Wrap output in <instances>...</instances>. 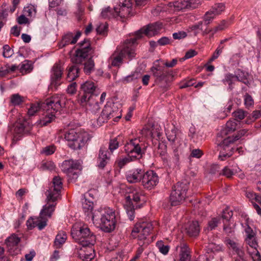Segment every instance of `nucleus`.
I'll list each match as a JSON object with an SVG mask.
<instances>
[{"instance_id":"obj_34","label":"nucleus","mask_w":261,"mask_h":261,"mask_svg":"<svg viewBox=\"0 0 261 261\" xmlns=\"http://www.w3.org/2000/svg\"><path fill=\"white\" fill-rule=\"evenodd\" d=\"M67 239V234L65 231H60L56 235L55 241L54 246L56 248H61L65 243Z\"/></svg>"},{"instance_id":"obj_24","label":"nucleus","mask_w":261,"mask_h":261,"mask_svg":"<svg viewBox=\"0 0 261 261\" xmlns=\"http://www.w3.org/2000/svg\"><path fill=\"white\" fill-rule=\"evenodd\" d=\"M144 171L141 169H133L126 172L125 176L129 183H137L142 181Z\"/></svg>"},{"instance_id":"obj_38","label":"nucleus","mask_w":261,"mask_h":261,"mask_svg":"<svg viewBox=\"0 0 261 261\" xmlns=\"http://www.w3.org/2000/svg\"><path fill=\"white\" fill-rule=\"evenodd\" d=\"M82 207L86 215L89 216L91 214L93 208V202L88 198L82 199Z\"/></svg>"},{"instance_id":"obj_55","label":"nucleus","mask_w":261,"mask_h":261,"mask_svg":"<svg viewBox=\"0 0 261 261\" xmlns=\"http://www.w3.org/2000/svg\"><path fill=\"white\" fill-rule=\"evenodd\" d=\"M217 15L212 10H210L204 15V20L206 24L210 23Z\"/></svg>"},{"instance_id":"obj_26","label":"nucleus","mask_w":261,"mask_h":261,"mask_svg":"<svg viewBox=\"0 0 261 261\" xmlns=\"http://www.w3.org/2000/svg\"><path fill=\"white\" fill-rule=\"evenodd\" d=\"M207 258L204 256H200L195 261H207ZM179 261H191L190 248L183 244L180 247Z\"/></svg>"},{"instance_id":"obj_57","label":"nucleus","mask_w":261,"mask_h":261,"mask_svg":"<svg viewBox=\"0 0 261 261\" xmlns=\"http://www.w3.org/2000/svg\"><path fill=\"white\" fill-rule=\"evenodd\" d=\"M248 253L251 255L253 261H261V255L258 249L254 250H248Z\"/></svg>"},{"instance_id":"obj_52","label":"nucleus","mask_w":261,"mask_h":261,"mask_svg":"<svg viewBox=\"0 0 261 261\" xmlns=\"http://www.w3.org/2000/svg\"><path fill=\"white\" fill-rule=\"evenodd\" d=\"M234 224L231 221L223 222V230L227 234L231 233L233 231Z\"/></svg>"},{"instance_id":"obj_10","label":"nucleus","mask_w":261,"mask_h":261,"mask_svg":"<svg viewBox=\"0 0 261 261\" xmlns=\"http://www.w3.org/2000/svg\"><path fill=\"white\" fill-rule=\"evenodd\" d=\"M189 185L187 182H177L173 187L170 196L171 204L176 206L180 204L187 196Z\"/></svg>"},{"instance_id":"obj_25","label":"nucleus","mask_w":261,"mask_h":261,"mask_svg":"<svg viewBox=\"0 0 261 261\" xmlns=\"http://www.w3.org/2000/svg\"><path fill=\"white\" fill-rule=\"evenodd\" d=\"M63 71V67L61 64H56L54 65L52 68L51 71V83L52 86H54L55 87L59 86L60 84L59 83V81L61 79Z\"/></svg>"},{"instance_id":"obj_31","label":"nucleus","mask_w":261,"mask_h":261,"mask_svg":"<svg viewBox=\"0 0 261 261\" xmlns=\"http://www.w3.org/2000/svg\"><path fill=\"white\" fill-rule=\"evenodd\" d=\"M188 31L193 33L195 36L200 33H201L202 35L211 33V30H209V29L203 30V22L201 21L190 26L188 29Z\"/></svg>"},{"instance_id":"obj_18","label":"nucleus","mask_w":261,"mask_h":261,"mask_svg":"<svg viewBox=\"0 0 261 261\" xmlns=\"http://www.w3.org/2000/svg\"><path fill=\"white\" fill-rule=\"evenodd\" d=\"M80 165L77 162L73 160L64 161L61 165V169L63 172L66 173L71 180L76 179L78 177V174L74 171L80 168Z\"/></svg>"},{"instance_id":"obj_40","label":"nucleus","mask_w":261,"mask_h":261,"mask_svg":"<svg viewBox=\"0 0 261 261\" xmlns=\"http://www.w3.org/2000/svg\"><path fill=\"white\" fill-rule=\"evenodd\" d=\"M240 169L237 166H233L232 168L230 169L229 166H225L222 170L221 174L226 176L227 178L231 177L236 173H238V171H240Z\"/></svg>"},{"instance_id":"obj_37","label":"nucleus","mask_w":261,"mask_h":261,"mask_svg":"<svg viewBox=\"0 0 261 261\" xmlns=\"http://www.w3.org/2000/svg\"><path fill=\"white\" fill-rule=\"evenodd\" d=\"M143 133H146L147 136H149L150 138L158 140L160 138L162 135L160 127H152L151 130L144 129Z\"/></svg>"},{"instance_id":"obj_17","label":"nucleus","mask_w":261,"mask_h":261,"mask_svg":"<svg viewBox=\"0 0 261 261\" xmlns=\"http://www.w3.org/2000/svg\"><path fill=\"white\" fill-rule=\"evenodd\" d=\"M234 142V139L229 136L224 139L220 144L221 149L219 158L220 160L224 161L232 155L234 149L233 147Z\"/></svg>"},{"instance_id":"obj_30","label":"nucleus","mask_w":261,"mask_h":261,"mask_svg":"<svg viewBox=\"0 0 261 261\" xmlns=\"http://www.w3.org/2000/svg\"><path fill=\"white\" fill-rule=\"evenodd\" d=\"M185 230L188 235L190 237H196L200 231V228L197 221L188 222L185 225Z\"/></svg>"},{"instance_id":"obj_49","label":"nucleus","mask_w":261,"mask_h":261,"mask_svg":"<svg viewBox=\"0 0 261 261\" xmlns=\"http://www.w3.org/2000/svg\"><path fill=\"white\" fill-rule=\"evenodd\" d=\"M156 247L159 249L160 252L164 255L168 254L169 251V246L164 244L162 241H158L156 242Z\"/></svg>"},{"instance_id":"obj_9","label":"nucleus","mask_w":261,"mask_h":261,"mask_svg":"<svg viewBox=\"0 0 261 261\" xmlns=\"http://www.w3.org/2000/svg\"><path fill=\"white\" fill-rule=\"evenodd\" d=\"M132 5L131 0H119V4L114 7L113 11L108 7L102 10L101 15L104 18L110 19L118 16L125 18L129 15Z\"/></svg>"},{"instance_id":"obj_21","label":"nucleus","mask_w":261,"mask_h":261,"mask_svg":"<svg viewBox=\"0 0 261 261\" xmlns=\"http://www.w3.org/2000/svg\"><path fill=\"white\" fill-rule=\"evenodd\" d=\"M159 182V177L157 174L152 170L144 173L142 179L143 186L148 189L155 187Z\"/></svg>"},{"instance_id":"obj_20","label":"nucleus","mask_w":261,"mask_h":261,"mask_svg":"<svg viewBox=\"0 0 261 261\" xmlns=\"http://www.w3.org/2000/svg\"><path fill=\"white\" fill-rule=\"evenodd\" d=\"M20 241V238L15 234H12L5 241L7 251L11 255L18 254L20 250L18 244Z\"/></svg>"},{"instance_id":"obj_63","label":"nucleus","mask_w":261,"mask_h":261,"mask_svg":"<svg viewBox=\"0 0 261 261\" xmlns=\"http://www.w3.org/2000/svg\"><path fill=\"white\" fill-rule=\"evenodd\" d=\"M3 48V55L5 58H9L12 55V51H11L10 47L8 45H4Z\"/></svg>"},{"instance_id":"obj_15","label":"nucleus","mask_w":261,"mask_h":261,"mask_svg":"<svg viewBox=\"0 0 261 261\" xmlns=\"http://www.w3.org/2000/svg\"><path fill=\"white\" fill-rule=\"evenodd\" d=\"M151 71L156 84L161 87L166 88L169 77L173 76L172 71L163 67H152Z\"/></svg>"},{"instance_id":"obj_48","label":"nucleus","mask_w":261,"mask_h":261,"mask_svg":"<svg viewBox=\"0 0 261 261\" xmlns=\"http://www.w3.org/2000/svg\"><path fill=\"white\" fill-rule=\"evenodd\" d=\"M140 77V73L138 72H135L130 75H128L122 79V81L123 83L126 84L132 82Z\"/></svg>"},{"instance_id":"obj_42","label":"nucleus","mask_w":261,"mask_h":261,"mask_svg":"<svg viewBox=\"0 0 261 261\" xmlns=\"http://www.w3.org/2000/svg\"><path fill=\"white\" fill-rule=\"evenodd\" d=\"M229 25L230 23L228 21L223 20L218 25L212 29H209V30H211V33L213 36L217 32L223 31L227 28Z\"/></svg>"},{"instance_id":"obj_29","label":"nucleus","mask_w":261,"mask_h":261,"mask_svg":"<svg viewBox=\"0 0 261 261\" xmlns=\"http://www.w3.org/2000/svg\"><path fill=\"white\" fill-rule=\"evenodd\" d=\"M83 105H86V109L87 112L95 114L97 113L100 109V105L95 99L94 97L87 99L86 102Z\"/></svg>"},{"instance_id":"obj_51","label":"nucleus","mask_w":261,"mask_h":261,"mask_svg":"<svg viewBox=\"0 0 261 261\" xmlns=\"http://www.w3.org/2000/svg\"><path fill=\"white\" fill-rule=\"evenodd\" d=\"M32 68V62L25 60L22 63L20 69L22 72L24 71L25 72H30L31 71Z\"/></svg>"},{"instance_id":"obj_19","label":"nucleus","mask_w":261,"mask_h":261,"mask_svg":"<svg viewBox=\"0 0 261 261\" xmlns=\"http://www.w3.org/2000/svg\"><path fill=\"white\" fill-rule=\"evenodd\" d=\"M81 89L83 91V95L80 98V102L84 104L87 99L94 97V92H96L97 87L92 81H87L81 86Z\"/></svg>"},{"instance_id":"obj_11","label":"nucleus","mask_w":261,"mask_h":261,"mask_svg":"<svg viewBox=\"0 0 261 261\" xmlns=\"http://www.w3.org/2000/svg\"><path fill=\"white\" fill-rule=\"evenodd\" d=\"M79 44L80 48L76 50L75 55L71 59L72 62L76 64H82L89 55L93 53V50L88 39H84Z\"/></svg>"},{"instance_id":"obj_43","label":"nucleus","mask_w":261,"mask_h":261,"mask_svg":"<svg viewBox=\"0 0 261 261\" xmlns=\"http://www.w3.org/2000/svg\"><path fill=\"white\" fill-rule=\"evenodd\" d=\"M237 123L236 122V120H229L227 122L226 124V127L224 129H223L221 133V134H225L226 135L228 132H233L237 126Z\"/></svg>"},{"instance_id":"obj_62","label":"nucleus","mask_w":261,"mask_h":261,"mask_svg":"<svg viewBox=\"0 0 261 261\" xmlns=\"http://www.w3.org/2000/svg\"><path fill=\"white\" fill-rule=\"evenodd\" d=\"M244 103L247 108H249L253 105V99L250 95L246 94L244 96Z\"/></svg>"},{"instance_id":"obj_58","label":"nucleus","mask_w":261,"mask_h":261,"mask_svg":"<svg viewBox=\"0 0 261 261\" xmlns=\"http://www.w3.org/2000/svg\"><path fill=\"white\" fill-rule=\"evenodd\" d=\"M188 9H195L197 8L202 2V0H187Z\"/></svg>"},{"instance_id":"obj_39","label":"nucleus","mask_w":261,"mask_h":261,"mask_svg":"<svg viewBox=\"0 0 261 261\" xmlns=\"http://www.w3.org/2000/svg\"><path fill=\"white\" fill-rule=\"evenodd\" d=\"M228 41V39H225L223 40H222L220 44H219L218 47L216 49L215 51L213 53L212 57L209 59L208 63H212L213 61H214L215 60L217 59L219 56L222 53L223 49L224 47V45L223 44L224 42Z\"/></svg>"},{"instance_id":"obj_46","label":"nucleus","mask_w":261,"mask_h":261,"mask_svg":"<svg viewBox=\"0 0 261 261\" xmlns=\"http://www.w3.org/2000/svg\"><path fill=\"white\" fill-rule=\"evenodd\" d=\"M233 215L232 211L230 209L229 207H227L223 210L222 214V219H223V222L224 221L228 222V221H231V218Z\"/></svg>"},{"instance_id":"obj_44","label":"nucleus","mask_w":261,"mask_h":261,"mask_svg":"<svg viewBox=\"0 0 261 261\" xmlns=\"http://www.w3.org/2000/svg\"><path fill=\"white\" fill-rule=\"evenodd\" d=\"M234 75L237 81H239L244 84H246L247 82V73L240 69H238L235 71Z\"/></svg>"},{"instance_id":"obj_1","label":"nucleus","mask_w":261,"mask_h":261,"mask_svg":"<svg viewBox=\"0 0 261 261\" xmlns=\"http://www.w3.org/2000/svg\"><path fill=\"white\" fill-rule=\"evenodd\" d=\"M67 99L64 94H56L47 98L45 102L39 100L34 101V116L36 112H42L36 125L39 127L47 125L55 118V114L65 107Z\"/></svg>"},{"instance_id":"obj_6","label":"nucleus","mask_w":261,"mask_h":261,"mask_svg":"<svg viewBox=\"0 0 261 261\" xmlns=\"http://www.w3.org/2000/svg\"><path fill=\"white\" fill-rule=\"evenodd\" d=\"M136 39H127L123 43L119 52H115L110 57L112 65L114 66H119L124 57L129 60L133 59L136 56L135 47L137 45Z\"/></svg>"},{"instance_id":"obj_53","label":"nucleus","mask_w":261,"mask_h":261,"mask_svg":"<svg viewBox=\"0 0 261 261\" xmlns=\"http://www.w3.org/2000/svg\"><path fill=\"white\" fill-rule=\"evenodd\" d=\"M225 6L223 4H216L213 6L211 10L214 11L216 15H219L225 10Z\"/></svg>"},{"instance_id":"obj_2","label":"nucleus","mask_w":261,"mask_h":261,"mask_svg":"<svg viewBox=\"0 0 261 261\" xmlns=\"http://www.w3.org/2000/svg\"><path fill=\"white\" fill-rule=\"evenodd\" d=\"M63 183L59 176H55L50 184L48 190L46 192L47 203L43 206L39 217L34 221V227H36L39 230L44 229L47 225L49 218L51 217L55 211L56 203L60 196Z\"/></svg>"},{"instance_id":"obj_36","label":"nucleus","mask_w":261,"mask_h":261,"mask_svg":"<svg viewBox=\"0 0 261 261\" xmlns=\"http://www.w3.org/2000/svg\"><path fill=\"white\" fill-rule=\"evenodd\" d=\"M79 67L77 65L70 66L68 70L67 79L69 82L74 81L79 76Z\"/></svg>"},{"instance_id":"obj_59","label":"nucleus","mask_w":261,"mask_h":261,"mask_svg":"<svg viewBox=\"0 0 261 261\" xmlns=\"http://www.w3.org/2000/svg\"><path fill=\"white\" fill-rule=\"evenodd\" d=\"M119 147V142L116 138L112 139L110 141L109 149L112 153L113 151L117 149Z\"/></svg>"},{"instance_id":"obj_64","label":"nucleus","mask_w":261,"mask_h":261,"mask_svg":"<svg viewBox=\"0 0 261 261\" xmlns=\"http://www.w3.org/2000/svg\"><path fill=\"white\" fill-rule=\"evenodd\" d=\"M221 218H213L209 222L208 226L211 229H214L217 226L218 223H219Z\"/></svg>"},{"instance_id":"obj_7","label":"nucleus","mask_w":261,"mask_h":261,"mask_svg":"<svg viewBox=\"0 0 261 261\" xmlns=\"http://www.w3.org/2000/svg\"><path fill=\"white\" fill-rule=\"evenodd\" d=\"M71 234L75 241L82 245L83 247L93 246L96 242L95 236L85 225L83 226L74 225L71 229Z\"/></svg>"},{"instance_id":"obj_41","label":"nucleus","mask_w":261,"mask_h":261,"mask_svg":"<svg viewBox=\"0 0 261 261\" xmlns=\"http://www.w3.org/2000/svg\"><path fill=\"white\" fill-rule=\"evenodd\" d=\"M236 81L237 80L234 74L230 73H226L224 76V78L222 80L223 84L228 85V89L230 90L233 89V84H234Z\"/></svg>"},{"instance_id":"obj_16","label":"nucleus","mask_w":261,"mask_h":261,"mask_svg":"<svg viewBox=\"0 0 261 261\" xmlns=\"http://www.w3.org/2000/svg\"><path fill=\"white\" fill-rule=\"evenodd\" d=\"M163 29V24L160 22H156L149 24L143 27L135 33V36L133 38H136V41L141 38L144 35L148 37L157 35Z\"/></svg>"},{"instance_id":"obj_54","label":"nucleus","mask_w":261,"mask_h":261,"mask_svg":"<svg viewBox=\"0 0 261 261\" xmlns=\"http://www.w3.org/2000/svg\"><path fill=\"white\" fill-rule=\"evenodd\" d=\"M56 149V147L54 145L47 146L43 148L40 151V153L46 155H51L55 152Z\"/></svg>"},{"instance_id":"obj_47","label":"nucleus","mask_w":261,"mask_h":261,"mask_svg":"<svg viewBox=\"0 0 261 261\" xmlns=\"http://www.w3.org/2000/svg\"><path fill=\"white\" fill-rule=\"evenodd\" d=\"M245 232L246 233V238L245 241L248 240H250L251 239L256 238V233L254 232L253 229L248 225V223H246L245 224Z\"/></svg>"},{"instance_id":"obj_28","label":"nucleus","mask_w":261,"mask_h":261,"mask_svg":"<svg viewBox=\"0 0 261 261\" xmlns=\"http://www.w3.org/2000/svg\"><path fill=\"white\" fill-rule=\"evenodd\" d=\"M92 246H89L88 248L83 247V248L81 249L79 255L83 261H92L94 259L95 252Z\"/></svg>"},{"instance_id":"obj_32","label":"nucleus","mask_w":261,"mask_h":261,"mask_svg":"<svg viewBox=\"0 0 261 261\" xmlns=\"http://www.w3.org/2000/svg\"><path fill=\"white\" fill-rule=\"evenodd\" d=\"M168 6L171 10L174 11H180L188 9V3L186 0H178L170 2L168 4Z\"/></svg>"},{"instance_id":"obj_45","label":"nucleus","mask_w":261,"mask_h":261,"mask_svg":"<svg viewBox=\"0 0 261 261\" xmlns=\"http://www.w3.org/2000/svg\"><path fill=\"white\" fill-rule=\"evenodd\" d=\"M94 62L91 58L84 63V71L86 74L90 73L94 69Z\"/></svg>"},{"instance_id":"obj_22","label":"nucleus","mask_w":261,"mask_h":261,"mask_svg":"<svg viewBox=\"0 0 261 261\" xmlns=\"http://www.w3.org/2000/svg\"><path fill=\"white\" fill-rule=\"evenodd\" d=\"M165 133L168 140L171 143L179 141L181 132L173 123L167 125L165 127Z\"/></svg>"},{"instance_id":"obj_61","label":"nucleus","mask_w":261,"mask_h":261,"mask_svg":"<svg viewBox=\"0 0 261 261\" xmlns=\"http://www.w3.org/2000/svg\"><path fill=\"white\" fill-rule=\"evenodd\" d=\"M108 29V25L106 23H100L96 28L97 33L100 35H105Z\"/></svg>"},{"instance_id":"obj_35","label":"nucleus","mask_w":261,"mask_h":261,"mask_svg":"<svg viewBox=\"0 0 261 261\" xmlns=\"http://www.w3.org/2000/svg\"><path fill=\"white\" fill-rule=\"evenodd\" d=\"M25 97L19 94H13L10 97L9 103L14 107L20 106L25 102Z\"/></svg>"},{"instance_id":"obj_56","label":"nucleus","mask_w":261,"mask_h":261,"mask_svg":"<svg viewBox=\"0 0 261 261\" xmlns=\"http://www.w3.org/2000/svg\"><path fill=\"white\" fill-rule=\"evenodd\" d=\"M138 244L140 246L137 249L136 254L135 256L130 260V261H137V260L140 257L142 252L144 250V248L142 246L144 244V243H142V242H139Z\"/></svg>"},{"instance_id":"obj_60","label":"nucleus","mask_w":261,"mask_h":261,"mask_svg":"<svg viewBox=\"0 0 261 261\" xmlns=\"http://www.w3.org/2000/svg\"><path fill=\"white\" fill-rule=\"evenodd\" d=\"M208 249L212 252H218L223 251V246L221 245L211 243L208 245Z\"/></svg>"},{"instance_id":"obj_8","label":"nucleus","mask_w":261,"mask_h":261,"mask_svg":"<svg viewBox=\"0 0 261 261\" xmlns=\"http://www.w3.org/2000/svg\"><path fill=\"white\" fill-rule=\"evenodd\" d=\"M65 139L68 142V146L76 150L84 147L90 140V136L83 130L70 129L65 134Z\"/></svg>"},{"instance_id":"obj_23","label":"nucleus","mask_w":261,"mask_h":261,"mask_svg":"<svg viewBox=\"0 0 261 261\" xmlns=\"http://www.w3.org/2000/svg\"><path fill=\"white\" fill-rule=\"evenodd\" d=\"M111 154L106 147H101L97 159V166L99 168L103 169L109 163Z\"/></svg>"},{"instance_id":"obj_27","label":"nucleus","mask_w":261,"mask_h":261,"mask_svg":"<svg viewBox=\"0 0 261 261\" xmlns=\"http://www.w3.org/2000/svg\"><path fill=\"white\" fill-rule=\"evenodd\" d=\"M81 35L80 32H77L75 35L72 33H68L65 35L59 44L60 48H62L68 44H75Z\"/></svg>"},{"instance_id":"obj_12","label":"nucleus","mask_w":261,"mask_h":261,"mask_svg":"<svg viewBox=\"0 0 261 261\" xmlns=\"http://www.w3.org/2000/svg\"><path fill=\"white\" fill-rule=\"evenodd\" d=\"M152 228V224L150 222H139L133 228L131 236L134 239H137L141 242L146 240Z\"/></svg>"},{"instance_id":"obj_14","label":"nucleus","mask_w":261,"mask_h":261,"mask_svg":"<svg viewBox=\"0 0 261 261\" xmlns=\"http://www.w3.org/2000/svg\"><path fill=\"white\" fill-rule=\"evenodd\" d=\"M32 128L31 118H24L22 120L16 122L10 129L13 134V141H17L23 134L30 133Z\"/></svg>"},{"instance_id":"obj_4","label":"nucleus","mask_w":261,"mask_h":261,"mask_svg":"<svg viewBox=\"0 0 261 261\" xmlns=\"http://www.w3.org/2000/svg\"><path fill=\"white\" fill-rule=\"evenodd\" d=\"M126 155L117 159L116 163L120 168H122L129 163L136 161L144 153L143 143L138 138H134L126 142L124 147Z\"/></svg>"},{"instance_id":"obj_50","label":"nucleus","mask_w":261,"mask_h":261,"mask_svg":"<svg viewBox=\"0 0 261 261\" xmlns=\"http://www.w3.org/2000/svg\"><path fill=\"white\" fill-rule=\"evenodd\" d=\"M246 243L248 245L249 247L248 250H254L257 249L258 247V243L256 240V237L245 241Z\"/></svg>"},{"instance_id":"obj_33","label":"nucleus","mask_w":261,"mask_h":261,"mask_svg":"<svg viewBox=\"0 0 261 261\" xmlns=\"http://www.w3.org/2000/svg\"><path fill=\"white\" fill-rule=\"evenodd\" d=\"M227 247L239 256L241 259H244V253L239 246L238 244L230 239H227L225 241Z\"/></svg>"},{"instance_id":"obj_5","label":"nucleus","mask_w":261,"mask_h":261,"mask_svg":"<svg viewBox=\"0 0 261 261\" xmlns=\"http://www.w3.org/2000/svg\"><path fill=\"white\" fill-rule=\"evenodd\" d=\"M146 202L143 191L138 188H132L126 196L124 207L130 220L135 218V210L141 207Z\"/></svg>"},{"instance_id":"obj_3","label":"nucleus","mask_w":261,"mask_h":261,"mask_svg":"<svg viewBox=\"0 0 261 261\" xmlns=\"http://www.w3.org/2000/svg\"><path fill=\"white\" fill-rule=\"evenodd\" d=\"M93 224L105 232L113 231L116 226L115 212L110 207H104L96 210L92 214Z\"/></svg>"},{"instance_id":"obj_13","label":"nucleus","mask_w":261,"mask_h":261,"mask_svg":"<svg viewBox=\"0 0 261 261\" xmlns=\"http://www.w3.org/2000/svg\"><path fill=\"white\" fill-rule=\"evenodd\" d=\"M121 110L119 109L114 103H107L98 119L105 122L108 119L113 118L115 122H117L121 118Z\"/></svg>"}]
</instances>
